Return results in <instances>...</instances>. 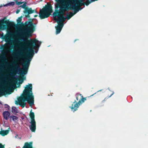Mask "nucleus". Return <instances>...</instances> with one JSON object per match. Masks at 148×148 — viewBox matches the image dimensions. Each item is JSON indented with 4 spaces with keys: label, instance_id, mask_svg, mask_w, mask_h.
Wrapping results in <instances>:
<instances>
[{
    "label": "nucleus",
    "instance_id": "1a4fd4ad",
    "mask_svg": "<svg viewBox=\"0 0 148 148\" xmlns=\"http://www.w3.org/2000/svg\"><path fill=\"white\" fill-rule=\"evenodd\" d=\"M3 114L4 119L6 120H7L10 115V113L8 111H5L3 112Z\"/></svg>",
    "mask_w": 148,
    "mask_h": 148
},
{
    "label": "nucleus",
    "instance_id": "412c9836",
    "mask_svg": "<svg viewBox=\"0 0 148 148\" xmlns=\"http://www.w3.org/2000/svg\"><path fill=\"white\" fill-rule=\"evenodd\" d=\"M19 12V11L18 10H17L16 12V14H18Z\"/></svg>",
    "mask_w": 148,
    "mask_h": 148
},
{
    "label": "nucleus",
    "instance_id": "a211bd4d",
    "mask_svg": "<svg viewBox=\"0 0 148 148\" xmlns=\"http://www.w3.org/2000/svg\"><path fill=\"white\" fill-rule=\"evenodd\" d=\"M21 18H19L17 19V22L18 23H20L21 21Z\"/></svg>",
    "mask_w": 148,
    "mask_h": 148
},
{
    "label": "nucleus",
    "instance_id": "f257e3e1",
    "mask_svg": "<svg viewBox=\"0 0 148 148\" xmlns=\"http://www.w3.org/2000/svg\"><path fill=\"white\" fill-rule=\"evenodd\" d=\"M25 25L27 27L20 33L19 36L21 39L28 42L27 45L26 46L22 45L20 49H18V46L21 43V42L18 40L17 37L14 35L13 37L14 40L6 43L3 47L4 51L8 53L10 51L12 43L14 45V49L17 52L15 57L16 61L15 66L19 70L20 73L23 75L27 73L30 62L34 55V49L39 48L41 43L35 39L31 41L27 40L28 38L32 36L34 32V27L32 23L30 22H28L27 24L25 23Z\"/></svg>",
    "mask_w": 148,
    "mask_h": 148
},
{
    "label": "nucleus",
    "instance_id": "2eb2a0df",
    "mask_svg": "<svg viewBox=\"0 0 148 148\" xmlns=\"http://www.w3.org/2000/svg\"><path fill=\"white\" fill-rule=\"evenodd\" d=\"M26 6V3H24L23 5H21L20 6V7L23 8H25V7Z\"/></svg>",
    "mask_w": 148,
    "mask_h": 148
},
{
    "label": "nucleus",
    "instance_id": "b1692460",
    "mask_svg": "<svg viewBox=\"0 0 148 148\" xmlns=\"http://www.w3.org/2000/svg\"><path fill=\"white\" fill-rule=\"evenodd\" d=\"M89 3H88L87 4V2H86V4L87 5H88Z\"/></svg>",
    "mask_w": 148,
    "mask_h": 148
},
{
    "label": "nucleus",
    "instance_id": "9d476101",
    "mask_svg": "<svg viewBox=\"0 0 148 148\" xmlns=\"http://www.w3.org/2000/svg\"><path fill=\"white\" fill-rule=\"evenodd\" d=\"M23 148H32V143H26Z\"/></svg>",
    "mask_w": 148,
    "mask_h": 148
},
{
    "label": "nucleus",
    "instance_id": "7ed1b4c3",
    "mask_svg": "<svg viewBox=\"0 0 148 148\" xmlns=\"http://www.w3.org/2000/svg\"><path fill=\"white\" fill-rule=\"evenodd\" d=\"M52 12L51 6L50 5H48L40 10L39 16L41 19L47 18Z\"/></svg>",
    "mask_w": 148,
    "mask_h": 148
},
{
    "label": "nucleus",
    "instance_id": "6ab92c4d",
    "mask_svg": "<svg viewBox=\"0 0 148 148\" xmlns=\"http://www.w3.org/2000/svg\"><path fill=\"white\" fill-rule=\"evenodd\" d=\"M5 108H8V109H9V108L10 107V106L8 104H5Z\"/></svg>",
    "mask_w": 148,
    "mask_h": 148
},
{
    "label": "nucleus",
    "instance_id": "39448f33",
    "mask_svg": "<svg viewBox=\"0 0 148 148\" xmlns=\"http://www.w3.org/2000/svg\"><path fill=\"white\" fill-rule=\"evenodd\" d=\"M31 119V121L30 122L31 124L29 126L30 129L33 132H34L36 128V123L34 119V112H30L29 114Z\"/></svg>",
    "mask_w": 148,
    "mask_h": 148
},
{
    "label": "nucleus",
    "instance_id": "ddd939ff",
    "mask_svg": "<svg viewBox=\"0 0 148 148\" xmlns=\"http://www.w3.org/2000/svg\"><path fill=\"white\" fill-rule=\"evenodd\" d=\"M3 125L4 126L6 127H9V125L7 121H4V123L3 124Z\"/></svg>",
    "mask_w": 148,
    "mask_h": 148
},
{
    "label": "nucleus",
    "instance_id": "423d86ee",
    "mask_svg": "<svg viewBox=\"0 0 148 148\" xmlns=\"http://www.w3.org/2000/svg\"><path fill=\"white\" fill-rule=\"evenodd\" d=\"M76 99L77 100H79L78 104H81V101L83 102L84 101L83 98L82 96L80 94H77L76 95Z\"/></svg>",
    "mask_w": 148,
    "mask_h": 148
},
{
    "label": "nucleus",
    "instance_id": "f8f14e48",
    "mask_svg": "<svg viewBox=\"0 0 148 148\" xmlns=\"http://www.w3.org/2000/svg\"><path fill=\"white\" fill-rule=\"evenodd\" d=\"M12 112L14 113H17L18 112V110L16 108V107H12Z\"/></svg>",
    "mask_w": 148,
    "mask_h": 148
},
{
    "label": "nucleus",
    "instance_id": "f3484780",
    "mask_svg": "<svg viewBox=\"0 0 148 148\" xmlns=\"http://www.w3.org/2000/svg\"><path fill=\"white\" fill-rule=\"evenodd\" d=\"M23 3V2L18 1L16 2V3L17 5H19L21 4H22Z\"/></svg>",
    "mask_w": 148,
    "mask_h": 148
},
{
    "label": "nucleus",
    "instance_id": "6e6552de",
    "mask_svg": "<svg viewBox=\"0 0 148 148\" xmlns=\"http://www.w3.org/2000/svg\"><path fill=\"white\" fill-rule=\"evenodd\" d=\"M10 130V128L9 127L8 128V129L6 130H2L1 129V131L0 132V134H1L3 136L6 135L8 134Z\"/></svg>",
    "mask_w": 148,
    "mask_h": 148
},
{
    "label": "nucleus",
    "instance_id": "5701e85b",
    "mask_svg": "<svg viewBox=\"0 0 148 148\" xmlns=\"http://www.w3.org/2000/svg\"><path fill=\"white\" fill-rule=\"evenodd\" d=\"M1 24L0 23V28L1 27Z\"/></svg>",
    "mask_w": 148,
    "mask_h": 148
},
{
    "label": "nucleus",
    "instance_id": "393cba45",
    "mask_svg": "<svg viewBox=\"0 0 148 148\" xmlns=\"http://www.w3.org/2000/svg\"><path fill=\"white\" fill-rule=\"evenodd\" d=\"M36 52V53H37V51H36V52Z\"/></svg>",
    "mask_w": 148,
    "mask_h": 148
},
{
    "label": "nucleus",
    "instance_id": "dca6fc26",
    "mask_svg": "<svg viewBox=\"0 0 148 148\" xmlns=\"http://www.w3.org/2000/svg\"><path fill=\"white\" fill-rule=\"evenodd\" d=\"M27 12L29 14L33 13V11L31 9H29L28 10Z\"/></svg>",
    "mask_w": 148,
    "mask_h": 148
},
{
    "label": "nucleus",
    "instance_id": "4468645a",
    "mask_svg": "<svg viewBox=\"0 0 148 148\" xmlns=\"http://www.w3.org/2000/svg\"><path fill=\"white\" fill-rule=\"evenodd\" d=\"M14 4V2H11L7 4L6 5H13Z\"/></svg>",
    "mask_w": 148,
    "mask_h": 148
},
{
    "label": "nucleus",
    "instance_id": "9b49d317",
    "mask_svg": "<svg viewBox=\"0 0 148 148\" xmlns=\"http://www.w3.org/2000/svg\"><path fill=\"white\" fill-rule=\"evenodd\" d=\"M10 120L12 119L14 121H17L18 120V118L17 117L14 116H10Z\"/></svg>",
    "mask_w": 148,
    "mask_h": 148
},
{
    "label": "nucleus",
    "instance_id": "f03ea898",
    "mask_svg": "<svg viewBox=\"0 0 148 148\" xmlns=\"http://www.w3.org/2000/svg\"><path fill=\"white\" fill-rule=\"evenodd\" d=\"M32 85L31 84L27 85L25 88L22 95L18 99L19 104L22 108L25 106L27 101L30 106L34 104V97L32 91Z\"/></svg>",
    "mask_w": 148,
    "mask_h": 148
},
{
    "label": "nucleus",
    "instance_id": "0eeeda50",
    "mask_svg": "<svg viewBox=\"0 0 148 148\" xmlns=\"http://www.w3.org/2000/svg\"><path fill=\"white\" fill-rule=\"evenodd\" d=\"M80 104H78V103H75L74 102L72 105V106L71 107V108L72 111L73 112L77 110V108H78Z\"/></svg>",
    "mask_w": 148,
    "mask_h": 148
},
{
    "label": "nucleus",
    "instance_id": "aec40b11",
    "mask_svg": "<svg viewBox=\"0 0 148 148\" xmlns=\"http://www.w3.org/2000/svg\"><path fill=\"white\" fill-rule=\"evenodd\" d=\"M0 148H4V146L0 143Z\"/></svg>",
    "mask_w": 148,
    "mask_h": 148
},
{
    "label": "nucleus",
    "instance_id": "4be33fe9",
    "mask_svg": "<svg viewBox=\"0 0 148 148\" xmlns=\"http://www.w3.org/2000/svg\"><path fill=\"white\" fill-rule=\"evenodd\" d=\"M18 0H14V1H15V2H16H16H18Z\"/></svg>",
    "mask_w": 148,
    "mask_h": 148
},
{
    "label": "nucleus",
    "instance_id": "20e7f679",
    "mask_svg": "<svg viewBox=\"0 0 148 148\" xmlns=\"http://www.w3.org/2000/svg\"><path fill=\"white\" fill-rule=\"evenodd\" d=\"M1 87L4 93H9L10 92L12 87L16 85V82L14 81H12L8 83L6 85H4L3 83H2Z\"/></svg>",
    "mask_w": 148,
    "mask_h": 148
}]
</instances>
